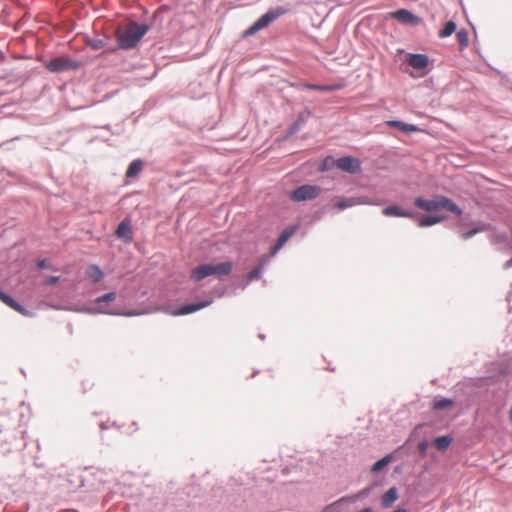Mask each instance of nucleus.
<instances>
[{"label":"nucleus","mask_w":512,"mask_h":512,"mask_svg":"<svg viewBox=\"0 0 512 512\" xmlns=\"http://www.w3.org/2000/svg\"><path fill=\"white\" fill-rule=\"evenodd\" d=\"M413 205L417 210L426 213L445 214L444 212H448L457 217H460V219L455 224L457 227L467 226L471 223L467 217H463L464 210L452 198L440 193H435L430 198H426L421 195L416 196L413 199Z\"/></svg>","instance_id":"obj_1"},{"label":"nucleus","mask_w":512,"mask_h":512,"mask_svg":"<svg viewBox=\"0 0 512 512\" xmlns=\"http://www.w3.org/2000/svg\"><path fill=\"white\" fill-rule=\"evenodd\" d=\"M397 55H403L399 64L401 72L413 79H420L428 76L435 68V58L427 53L407 52L403 48L397 49Z\"/></svg>","instance_id":"obj_2"},{"label":"nucleus","mask_w":512,"mask_h":512,"mask_svg":"<svg viewBox=\"0 0 512 512\" xmlns=\"http://www.w3.org/2000/svg\"><path fill=\"white\" fill-rule=\"evenodd\" d=\"M382 214L386 217L408 218L413 220L420 228H429L447 221L448 214L435 213L422 215L418 211L407 209L397 202H391L382 209Z\"/></svg>","instance_id":"obj_3"},{"label":"nucleus","mask_w":512,"mask_h":512,"mask_svg":"<svg viewBox=\"0 0 512 512\" xmlns=\"http://www.w3.org/2000/svg\"><path fill=\"white\" fill-rule=\"evenodd\" d=\"M151 28L152 25L146 22L133 21L124 32L116 35L115 44L113 47H107V52L117 54L119 51L137 49Z\"/></svg>","instance_id":"obj_4"},{"label":"nucleus","mask_w":512,"mask_h":512,"mask_svg":"<svg viewBox=\"0 0 512 512\" xmlns=\"http://www.w3.org/2000/svg\"><path fill=\"white\" fill-rule=\"evenodd\" d=\"M118 299V294L115 290H110L105 292L94 298V303L97 306V309H102L106 312H99L103 315L109 316H124V317H134L146 314L147 311H143L140 309H125L121 307L113 306Z\"/></svg>","instance_id":"obj_5"},{"label":"nucleus","mask_w":512,"mask_h":512,"mask_svg":"<svg viewBox=\"0 0 512 512\" xmlns=\"http://www.w3.org/2000/svg\"><path fill=\"white\" fill-rule=\"evenodd\" d=\"M290 8L285 6H275L268 8L262 15H260L250 26H248L242 33L240 38H250L261 30L268 28L273 22L281 16L287 14Z\"/></svg>","instance_id":"obj_6"},{"label":"nucleus","mask_w":512,"mask_h":512,"mask_svg":"<svg viewBox=\"0 0 512 512\" xmlns=\"http://www.w3.org/2000/svg\"><path fill=\"white\" fill-rule=\"evenodd\" d=\"M43 66L51 73H63L66 71H77L84 66L80 60H75L68 55L54 57L43 62Z\"/></svg>","instance_id":"obj_7"},{"label":"nucleus","mask_w":512,"mask_h":512,"mask_svg":"<svg viewBox=\"0 0 512 512\" xmlns=\"http://www.w3.org/2000/svg\"><path fill=\"white\" fill-rule=\"evenodd\" d=\"M323 189L320 185L305 183L297 186L289 193V199L294 203L312 201L318 198Z\"/></svg>","instance_id":"obj_8"},{"label":"nucleus","mask_w":512,"mask_h":512,"mask_svg":"<svg viewBox=\"0 0 512 512\" xmlns=\"http://www.w3.org/2000/svg\"><path fill=\"white\" fill-rule=\"evenodd\" d=\"M301 227V222L297 221L289 224L278 235L276 241L269 250L270 257H275L286 243L298 232Z\"/></svg>","instance_id":"obj_9"},{"label":"nucleus","mask_w":512,"mask_h":512,"mask_svg":"<svg viewBox=\"0 0 512 512\" xmlns=\"http://www.w3.org/2000/svg\"><path fill=\"white\" fill-rule=\"evenodd\" d=\"M212 303L213 298L208 297L200 301L187 302L175 308L169 307L167 311L172 316L189 315L210 306Z\"/></svg>","instance_id":"obj_10"},{"label":"nucleus","mask_w":512,"mask_h":512,"mask_svg":"<svg viewBox=\"0 0 512 512\" xmlns=\"http://www.w3.org/2000/svg\"><path fill=\"white\" fill-rule=\"evenodd\" d=\"M386 17L388 19L397 20L399 23L411 27H416L423 23V18L408 8H399L388 12Z\"/></svg>","instance_id":"obj_11"},{"label":"nucleus","mask_w":512,"mask_h":512,"mask_svg":"<svg viewBox=\"0 0 512 512\" xmlns=\"http://www.w3.org/2000/svg\"><path fill=\"white\" fill-rule=\"evenodd\" d=\"M338 164V170L349 175H360L363 172L362 161L352 154L338 157Z\"/></svg>","instance_id":"obj_12"},{"label":"nucleus","mask_w":512,"mask_h":512,"mask_svg":"<svg viewBox=\"0 0 512 512\" xmlns=\"http://www.w3.org/2000/svg\"><path fill=\"white\" fill-rule=\"evenodd\" d=\"M117 239L125 244H131L134 240V229L130 217H124L116 226L114 231Z\"/></svg>","instance_id":"obj_13"},{"label":"nucleus","mask_w":512,"mask_h":512,"mask_svg":"<svg viewBox=\"0 0 512 512\" xmlns=\"http://www.w3.org/2000/svg\"><path fill=\"white\" fill-rule=\"evenodd\" d=\"M112 36L106 34L103 39L90 37L88 34L84 35V44L88 46L92 51L102 50L101 56L114 55L115 53H108L107 47H113L109 44Z\"/></svg>","instance_id":"obj_14"},{"label":"nucleus","mask_w":512,"mask_h":512,"mask_svg":"<svg viewBox=\"0 0 512 512\" xmlns=\"http://www.w3.org/2000/svg\"><path fill=\"white\" fill-rule=\"evenodd\" d=\"M386 124L389 128L398 130L408 136L424 131V129H422L417 124L408 123L401 119H391L388 120Z\"/></svg>","instance_id":"obj_15"},{"label":"nucleus","mask_w":512,"mask_h":512,"mask_svg":"<svg viewBox=\"0 0 512 512\" xmlns=\"http://www.w3.org/2000/svg\"><path fill=\"white\" fill-rule=\"evenodd\" d=\"M361 204L380 205V202L363 201L360 199H355L353 197L342 196L337 197L336 200L333 203H331L332 208L339 212Z\"/></svg>","instance_id":"obj_16"},{"label":"nucleus","mask_w":512,"mask_h":512,"mask_svg":"<svg viewBox=\"0 0 512 512\" xmlns=\"http://www.w3.org/2000/svg\"><path fill=\"white\" fill-rule=\"evenodd\" d=\"M1 302L25 317L32 318L36 315L35 311L28 309L21 301L9 292Z\"/></svg>","instance_id":"obj_17"},{"label":"nucleus","mask_w":512,"mask_h":512,"mask_svg":"<svg viewBox=\"0 0 512 512\" xmlns=\"http://www.w3.org/2000/svg\"><path fill=\"white\" fill-rule=\"evenodd\" d=\"M211 275L222 279L223 277L229 276L234 268V263L231 260H226L218 263L209 262Z\"/></svg>","instance_id":"obj_18"},{"label":"nucleus","mask_w":512,"mask_h":512,"mask_svg":"<svg viewBox=\"0 0 512 512\" xmlns=\"http://www.w3.org/2000/svg\"><path fill=\"white\" fill-rule=\"evenodd\" d=\"M492 228V224L484 221H479V223L467 230H458L457 234L458 236L463 240H468L478 233L488 231Z\"/></svg>","instance_id":"obj_19"},{"label":"nucleus","mask_w":512,"mask_h":512,"mask_svg":"<svg viewBox=\"0 0 512 512\" xmlns=\"http://www.w3.org/2000/svg\"><path fill=\"white\" fill-rule=\"evenodd\" d=\"M395 460V452H390L377 459L370 467V472L377 474L380 472H386L389 465Z\"/></svg>","instance_id":"obj_20"},{"label":"nucleus","mask_w":512,"mask_h":512,"mask_svg":"<svg viewBox=\"0 0 512 512\" xmlns=\"http://www.w3.org/2000/svg\"><path fill=\"white\" fill-rule=\"evenodd\" d=\"M399 489L394 485L380 496V505L383 509L391 508L399 499Z\"/></svg>","instance_id":"obj_21"},{"label":"nucleus","mask_w":512,"mask_h":512,"mask_svg":"<svg viewBox=\"0 0 512 512\" xmlns=\"http://www.w3.org/2000/svg\"><path fill=\"white\" fill-rule=\"evenodd\" d=\"M271 258L272 257H270L269 254L263 255L256 267L248 274L247 282H253L262 279L263 272L269 264Z\"/></svg>","instance_id":"obj_22"},{"label":"nucleus","mask_w":512,"mask_h":512,"mask_svg":"<svg viewBox=\"0 0 512 512\" xmlns=\"http://www.w3.org/2000/svg\"><path fill=\"white\" fill-rule=\"evenodd\" d=\"M313 116V112L307 106H305L301 111H299L296 115V119L289 125V127L297 133L301 127H303L309 120L310 117Z\"/></svg>","instance_id":"obj_23"},{"label":"nucleus","mask_w":512,"mask_h":512,"mask_svg":"<svg viewBox=\"0 0 512 512\" xmlns=\"http://www.w3.org/2000/svg\"><path fill=\"white\" fill-rule=\"evenodd\" d=\"M210 276L212 275L209 262L199 264L190 271V279L195 283L200 282Z\"/></svg>","instance_id":"obj_24"},{"label":"nucleus","mask_w":512,"mask_h":512,"mask_svg":"<svg viewBox=\"0 0 512 512\" xmlns=\"http://www.w3.org/2000/svg\"><path fill=\"white\" fill-rule=\"evenodd\" d=\"M145 162L142 158L133 159L129 164L125 172L126 179H135L143 171Z\"/></svg>","instance_id":"obj_25"},{"label":"nucleus","mask_w":512,"mask_h":512,"mask_svg":"<svg viewBox=\"0 0 512 512\" xmlns=\"http://www.w3.org/2000/svg\"><path fill=\"white\" fill-rule=\"evenodd\" d=\"M85 277L92 283H99L104 280L105 273L98 264H90L85 270Z\"/></svg>","instance_id":"obj_26"},{"label":"nucleus","mask_w":512,"mask_h":512,"mask_svg":"<svg viewBox=\"0 0 512 512\" xmlns=\"http://www.w3.org/2000/svg\"><path fill=\"white\" fill-rule=\"evenodd\" d=\"M454 441V437L451 434H442L434 437L433 446L441 453H445L450 448Z\"/></svg>","instance_id":"obj_27"},{"label":"nucleus","mask_w":512,"mask_h":512,"mask_svg":"<svg viewBox=\"0 0 512 512\" xmlns=\"http://www.w3.org/2000/svg\"><path fill=\"white\" fill-rule=\"evenodd\" d=\"M293 87L299 89V90H311V91H320V92H327V91H333L334 88H332L329 85L319 84V83H311L306 81H300L297 83L292 84Z\"/></svg>","instance_id":"obj_28"},{"label":"nucleus","mask_w":512,"mask_h":512,"mask_svg":"<svg viewBox=\"0 0 512 512\" xmlns=\"http://www.w3.org/2000/svg\"><path fill=\"white\" fill-rule=\"evenodd\" d=\"M454 405L455 400L453 398L437 395L432 400L431 408L435 411H442Z\"/></svg>","instance_id":"obj_29"},{"label":"nucleus","mask_w":512,"mask_h":512,"mask_svg":"<svg viewBox=\"0 0 512 512\" xmlns=\"http://www.w3.org/2000/svg\"><path fill=\"white\" fill-rule=\"evenodd\" d=\"M338 158H335L332 154L326 155L318 165V172L326 173L333 169H338Z\"/></svg>","instance_id":"obj_30"},{"label":"nucleus","mask_w":512,"mask_h":512,"mask_svg":"<svg viewBox=\"0 0 512 512\" xmlns=\"http://www.w3.org/2000/svg\"><path fill=\"white\" fill-rule=\"evenodd\" d=\"M457 30V22L454 19L446 20L438 31V37L445 39L450 37Z\"/></svg>","instance_id":"obj_31"},{"label":"nucleus","mask_w":512,"mask_h":512,"mask_svg":"<svg viewBox=\"0 0 512 512\" xmlns=\"http://www.w3.org/2000/svg\"><path fill=\"white\" fill-rule=\"evenodd\" d=\"M376 486H377L376 483H372V484L360 489L356 493L350 494V496L352 497V502L361 501V500L366 499L367 497H369V495L372 493V491L375 489Z\"/></svg>","instance_id":"obj_32"},{"label":"nucleus","mask_w":512,"mask_h":512,"mask_svg":"<svg viewBox=\"0 0 512 512\" xmlns=\"http://www.w3.org/2000/svg\"><path fill=\"white\" fill-rule=\"evenodd\" d=\"M75 311L80 312V313H84V314H89V315H97V314H100L99 312H105L102 309H97V306L94 303V299L92 300V302L90 304L79 305L75 309Z\"/></svg>","instance_id":"obj_33"},{"label":"nucleus","mask_w":512,"mask_h":512,"mask_svg":"<svg viewBox=\"0 0 512 512\" xmlns=\"http://www.w3.org/2000/svg\"><path fill=\"white\" fill-rule=\"evenodd\" d=\"M456 38L459 44V48L461 51L465 50L469 45V34L465 28H461L460 30H456Z\"/></svg>","instance_id":"obj_34"},{"label":"nucleus","mask_w":512,"mask_h":512,"mask_svg":"<svg viewBox=\"0 0 512 512\" xmlns=\"http://www.w3.org/2000/svg\"><path fill=\"white\" fill-rule=\"evenodd\" d=\"M330 208H332V205L328 203V204L322 205L316 211H314V213L312 215L313 222H318V221L322 220Z\"/></svg>","instance_id":"obj_35"},{"label":"nucleus","mask_w":512,"mask_h":512,"mask_svg":"<svg viewBox=\"0 0 512 512\" xmlns=\"http://www.w3.org/2000/svg\"><path fill=\"white\" fill-rule=\"evenodd\" d=\"M36 267H37L38 271H43V270L57 271V269L50 263L49 259H47V258H39L36 261Z\"/></svg>","instance_id":"obj_36"},{"label":"nucleus","mask_w":512,"mask_h":512,"mask_svg":"<svg viewBox=\"0 0 512 512\" xmlns=\"http://www.w3.org/2000/svg\"><path fill=\"white\" fill-rule=\"evenodd\" d=\"M61 281V276H56V275H46L43 279V284L45 286H55L57 285L58 283H60Z\"/></svg>","instance_id":"obj_37"},{"label":"nucleus","mask_w":512,"mask_h":512,"mask_svg":"<svg viewBox=\"0 0 512 512\" xmlns=\"http://www.w3.org/2000/svg\"><path fill=\"white\" fill-rule=\"evenodd\" d=\"M346 503H352V497L350 495H345V496L340 497L339 499H337L336 501H334L333 503L328 505L326 508H328L330 506H341Z\"/></svg>","instance_id":"obj_38"},{"label":"nucleus","mask_w":512,"mask_h":512,"mask_svg":"<svg viewBox=\"0 0 512 512\" xmlns=\"http://www.w3.org/2000/svg\"><path fill=\"white\" fill-rule=\"evenodd\" d=\"M499 83L502 87L512 91V79L509 77L507 73L505 75H502V78L499 80Z\"/></svg>","instance_id":"obj_39"},{"label":"nucleus","mask_w":512,"mask_h":512,"mask_svg":"<svg viewBox=\"0 0 512 512\" xmlns=\"http://www.w3.org/2000/svg\"><path fill=\"white\" fill-rule=\"evenodd\" d=\"M417 448L421 454H426L429 448V442L426 439H422L418 442Z\"/></svg>","instance_id":"obj_40"},{"label":"nucleus","mask_w":512,"mask_h":512,"mask_svg":"<svg viewBox=\"0 0 512 512\" xmlns=\"http://www.w3.org/2000/svg\"><path fill=\"white\" fill-rule=\"evenodd\" d=\"M213 290H214L216 297H218V298L224 297L228 292L227 288L223 285L215 286Z\"/></svg>","instance_id":"obj_41"},{"label":"nucleus","mask_w":512,"mask_h":512,"mask_svg":"<svg viewBox=\"0 0 512 512\" xmlns=\"http://www.w3.org/2000/svg\"><path fill=\"white\" fill-rule=\"evenodd\" d=\"M295 134L296 133L290 127H288L286 132L283 135L279 136L277 140H278V142H285L288 139H290L292 136H294Z\"/></svg>","instance_id":"obj_42"},{"label":"nucleus","mask_w":512,"mask_h":512,"mask_svg":"<svg viewBox=\"0 0 512 512\" xmlns=\"http://www.w3.org/2000/svg\"><path fill=\"white\" fill-rule=\"evenodd\" d=\"M497 241H498L499 243H505V242H507V241H508V236H507L505 233L499 234V235L497 236Z\"/></svg>","instance_id":"obj_43"},{"label":"nucleus","mask_w":512,"mask_h":512,"mask_svg":"<svg viewBox=\"0 0 512 512\" xmlns=\"http://www.w3.org/2000/svg\"><path fill=\"white\" fill-rule=\"evenodd\" d=\"M99 428H100L101 432H104L105 430H108L110 428V426L107 422L101 421L99 423Z\"/></svg>","instance_id":"obj_44"},{"label":"nucleus","mask_w":512,"mask_h":512,"mask_svg":"<svg viewBox=\"0 0 512 512\" xmlns=\"http://www.w3.org/2000/svg\"><path fill=\"white\" fill-rule=\"evenodd\" d=\"M490 69L496 74L499 76V78L501 79L502 78V75H505L506 73H504L503 71H501L500 69L498 68H495L493 66H490Z\"/></svg>","instance_id":"obj_45"},{"label":"nucleus","mask_w":512,"mask_h":512,"mask_svg":"<svg viewBox=\"0 0 512 512\" xmlns=\"http://www.w3.org/2000/svg\"><path fill=\"white\" fill-rule=\"evenodd\" d=\"M250 283H251V282H247V277H246V278H244V279L240 282L239 287H240L242 290H244V289H246V288H247V286H248Z\"/></svg>","instance_id":"obj_46"},{"label":"nucleus","mask_w":512,"mask_h":512,"mask_svg":"<svg viewBox=\"0 0 512 512\" xmlns=\"http://www.w3.org/2000/svg\"><path fill=\"white\" fill-rule=\"evenodd\" d=\"M512 268V257L503 264V269L508 270Z\"/></svg>","instance_id":"obj_47"},{"label":"nucleus","mask_w":512,"mask_h":512,"mask_svg":"<svg viewBox=\"0 0 512 512\" xmlns=\"http://www.w3.org/2000/svg\"><path fill=\"white\" fill-rule=\"evenodd\" d=\"M118 91H113V92H110V93H107L105 96H104V99L105 100H108L110 98H112Z\"/></svg>","instance_id":"obj_48"},{"label":"nucleus","mask_w":512,"mask_h":512,"mask_svg":"<svg viewBox=\"0 0 512 512\" xmlns=\"http://www.w3.org/2000/svg\"><path fill=\"white\" fill-rule=\"evenodd\" d=\"M7 294L8 292L0 287V301H2Z\"/></svg>","instance_id":"obj_49"},{"label":"nucleus","mask_w":512,"mask_h":512,"mask_svg":"<svg viewBox=\"0 0 512 512\" xmlns=\"http://www.w3.org/2000/svg\"><path fill=\"white\" fill-rule=\"evenodd\" d=\"M392 512H409L408 509L404 507H397Z\"/></svg>","instance_id":"obj_50"},{"label":"nucleus","mask_w":512,"mask_h":512,"mask_svg":"<svg viewBox=\"0 0 512 512\" xmlns=\"http://www.w3.org/2000/svg\"><path fill=\"white\" fill-rule=\"evenodd\" d=\"M109 426H110V427H114V428H116L117 430H120V428H121V427H120V426H119L115 421H113Z\"/></svg>","instance_id":"obj_51"},{"label":"nucleus","mask_w":512,"mask_h":512,"mask_svg":"<svg viewBox=\"0 0 512 512\" xmlns=\"http://www.w3.org/2000/svg\"><path fill=\"white\" fill-rule=\"evenodd\" d=\"M469 25H470V26H471V28L473 29L475 36H477L476 27L474 26V24H473L472 22H470V21H469Z\"/></svg>","instance_id":"obj_52"},{"label":"nucleus","mask_w":512,"mask_h":512,"mask_svg":"<svg viewBox=\"0 0 512 512\" xmlns=\"http://www.w3.org/2000/svg\"><path fill=\"white\" fill-rule=\"evenodd\" d=\"M258 337H259V339H260V340H262V341H264V340L266 339V335H265V334H263V333H259V334H258Z\"/></svg>","instance_id":"obj_53"},{"label":"nucleus","mask_w":512,"mask_h":512,"mask_svg":"<svg viewBox=\"0 0 512 512\" xmlns=\"http://www.w3.org/2000/svg\"><path fill=\"white\" fill-rule=\"evenodd\" d=\"M258 374H259V370H256V369H255V370L253 371V374H252V376H251V377H252V378H254V377H256V375H258Z\"/></svg>","instance_id":"obj_54"},{"label":"nucleus","mask_w":512,"mask_h":512,"mask_svg":"<svg viewBox=\"0 0 512 512\" xmlns=\"http://www.w3.org/2000/svg\"><path fill=\"white\" fill-rule=\"evenodd\" d=\"M20 372L25 376L26 375V372L23 368L20 369Z\"/></svg>","instance_id":"obj_55"}]
</instances>
